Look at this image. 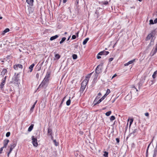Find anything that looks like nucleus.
<instances>
[{
  "label": "nucleus",
  "mask_w": 157,
  "mask_h": 157,
  "mask_svg": "<svg viewBox=\"0 0 157 157\" xmlns=\"http://www.w3.org/2000/svg\"><path fill=\"white\" fill-rule=\"evenodd\" d=\"M19 74H15L14 75L12 78V80L10 82V83H15L16 82H17L19 80V77L18 75Z\"/></svg>",
  "instance_id": "obj_1"
},
{
  "label": "nucleus",
  "mask_w": 157,
  "mask_h": 157,
  "mask_svg": "<svg viewBox=\"0 0 157 157\" xmlns=\"http://www.w3.org/2000/svg\"><path fill=\"white\" fill-rule=\"evenodd\" d=\"M102 69V66L100 65H99L98 66L96 67L95 70V73L97 74L95 75V77H96V78H97V77L98 76V75L101 72Z\"/></svg>",
  "instance_id": "obj_2"
},
{
  "label": "nucleus",
  "mask_w": 157,
  "mask_h": 157,
  "mask_svg": "<svg viewBox=\"0 0 157 157\" xmlns=\"http://www.w3.org/2000/svg\"><path fill=\"white\" fill-rule=\"evenodd\" d=\"M49 80L45 79H44L41 83L40 85L38 88L43 87L46 85H47L48 83Z\"/></svg>",
  "instance_id": "obj_3"
},
{
  "label": "nucleus",
  "mask_w": 157,
  "mask_h": 157,
  "mask_svg": "<svg viewBox=\"0 0 157 157\" xmlns=\"http://www.w3.org/2000/svg\"><path fill=\"white\" fill-rule=\"evenodd\" d=\"M32 140L33 145L35 147H37L38 145L37 139L33 136H32Z\"/></svg>",
  "instance_id": "obj_4"
},
{
  "label": "nucleus",
  "mask_w": 157,
  "mask_h": 157,
  "mask_svg": "<svg viewBox=\"0 0 157 157\" xmlns=\"http://www.w3.org/2000/svg\"><path fill=\"white\" fill-rule=\"evenodd\" d=\"M17 143L15 141H13V143L11 144L8 147L10 148V151H12L13 149L15 147Z\"/></svg>",
  "instance_id": "obj_5"
},
{
  "label": "nucleus",
  "mask_w": 157,
  "mask_h": 157,
  "mask_svg": "<svg viewBox=\"0 0 157 157\" xmlns=\"http://www.w3.org/2000/svg\"><path fill=\"white\" fill-rule=\"evenodd\" d=\"M13 68L15 70H17L18 68L22 69L23 66L21 64H18L14 65L13 66Z\"/></svg>",
  "instance_id": "obj_6"
},
{
  "label": "nucleus",
  "mask_w": 157,
  "mask_h": 157,
  "mask_svg": "<svg viewBox=\"0 0 157 157\" xmlns=\"http://www.w3.org/2000/svg\"><path fill=\"white\" fill-rule=\"evenodd\" d=\"M109 52L108 51H101V52H100L98 53V55H107L108 54H109Z\"/></svg>",
  "instance_id": "obj_7"
},
{
  "label": "nucleus",
  "mask_w": 157,
  "mask_h": 157,
  "mask_svg": "<svg viewBox=\"0 0 157 157\" xmlns=\"http://www.w3.org/2000/svg\"><path fill=\"white\" fill-rule=\"evenodd\" d=\"M9 142V140L8 139H5L4 140L3 142V147L6 148Z\"/></svg>",
  "instance_id": "obj_8"
},
{
  "label": "nucleus",
  "mask_w": 157,
  "mask_h": 157,
  "mask_svg": "<svg viewBox=\"0 0 157 157\" xmlns=\"http://www.w3.org/2000/svg\"><path fill=\"white\" fill-rule=\"evenodd\" d=\"M33 0H26V2H27L30 6H33Z\"/></svg>",
  "instance_id": "obj_9"
},
{
  "label": "nucleus",
  "mask_w": 157,
  "mask_h": 157,
  "mask_svg": "<svg viewBox=\"0 0 157 157\" xmlns=\"http://www.w3.org/2000/svg\"><path fill=\"white\" fill-rule=\"evenodd\" d=\"M154 31H153L151 32V33H150L147 36V37L146 39V40H149L153 36V34H153V32H154Z\"/></svg>",
  "instance_id": "obj_10"
},
{
  "label": "nucleus",
  "mask_w": 157,
  "mask_h": 157,
  "mask_svg": "<svg viewBox=\"0 0 157 157\" xmlns=\"http://www.w3.org/2000/svg\"><path fill=\"white\" fill-rule=\"evenodd\" d=\"M52 130L50 128H48V135L52 136Z\"/></svg>",
  "instance_id": "obj_11"
},
{
  "label": "nucleus",
  "mask_w": 157,
  "mask_h": 157,
  "mask_svg": "<svg viewBox=\"0 0 157 157\" xmlns=\"http://www.w3.org/2000/svg\"><path fill=\"white\" fill-rule=\"evenodd\" d=\"M50 73H51L49 71H47L46 75L45 76V77L44 78L49 80V78L50 77Z\"/></svg>",
  "instance_id": "obj_12"
},
{
  "label": "nucleus",
  "mask_w": 157,
  "mask_h": 157,
  "mask_svg": "<svg viewBox=\"0 0 157 157\" xmlns=\"http://www.w3.org/2000/svg\"><path fill=\"white\" fill-rule=\"evenodd\" d=\"M7 72V70L6 69H4L1 72V75H2L3 77L5 75V74Z\"/></svg>",
  "instance_id": "obj_13"
},
{
  "label": "nucleus",
  "mask_w": 157,
  "mask_h": 157,
  "mask_svg": "<svg viewBox=\"0 0 157 157\" xmlns=\"http://www.w3.org/2000/svg\"><path fill=\"white\" fill-rule=\"evenodd\" d=\"M155 48L154 49V48H153V49L151 51V52L150 54H151L153 52H154L155 53H156L157 52V44H156L155 46Z\"/></svg>",
  "instance_id": "obj_14"
},
{
  "label": "nucleus",
  "mask_w": 157,
  "mask_h": 157,
  "mask_svg": "<svg viewBox=\"0 0 157 157\" xmlns=\"http://www.w3.org/2000/svg\"><path fill=\"white\" fill-rule=\"evenodd\" d=\"M92 74V73L88 74L87 76H86L85 79L89 81L90 78Z\"/></svg>",
  "instance_id": "obj_15"
},
{
  "label": "nucleus",
  "mask_w": 157,
  "mask_h": 157,
  "mask_svg": "<svg viewBox=\"0 0 157 157\" xmlns=\"http://www.w3.org/2000/svg\"><path fill=\"white\" fill-rule=\"evenodd\" d=\"M5 82H4V81H2V82L1 83L0 85V88L2 89V90H3V89L4 87V86L5 85Z\"/></svg>",
  "instance_id": "obj_16"
},
{
  "label": "nucleus",
  "mask_w": 157,
  "mask_h": 157,
  "mask_svg": "<svg viewBox=\"0 0 157 157\" xmlns=\"http://www.w3.org/2000/svg\"><path fill=\"white\" fill-rule=\"evenodd\" d=\"M59 36L58 35H56L54 36H52L50 38V40L51 41H52L58 37Z\"/></svg>",
  "instance_id": "obj_17"
},
{
  "label": "nucleus",
  "mask_w": 157,
  "mask_h": 157,
  "mask_svg": "<svg viewBox=\"0 0 157 157\" xmlns=\"http://www.w3.org/2000/svg\"><path fill=\"white\" fill-rule=\"evenodd\" d=\"M34 126L33 124H31V125L29 127L28 129L29 132H31L33 129Z\"/></svg>",
  "instance_id": "obj_18"
},
{
  "label": "nucleus",
  "mask_w": 157,
  "mask_h": 157,
  "mask_svg": "<svg viewBox=\"0 0 157 157\" xmlns=\"http://www.w3.org/2000/svg\"><path fill=\"white\" fill-rule=\"evenodd\" d=\"M34 64L33 63V64H31L29 67V69H30V72H32L33 70V67H34Z\"/></svg>",
  "instance_id": "obj_19"
},
{
  "label": "nucleus",
  "mask_w": 157,
  "mask_h": 157,
  "mask_svg": "<svg viewBox=\"0 0 157 157\" xmlns=\"http://www.w3.org/2000/svg\"><path fill=\"white\" fill-rule=\"evenodd\" d=\"M157 154V148H155L154 150V153L153 155V157H156Z\"/></svg>",
  "instance_id": "obj_20"
},
{
  "label": "nucleus",
  "mask_w": 157,
  "mask_h": 157,
  "mask_svg": "<svg viewBox=\"0 0 157 157\" xmlns=\"http://www.w3.org/2000/svg\"><path fill=\"white\" fill-rule=\"evenodd\" d=\"M86 87L83 86H81L80 88V92L81 93H82L83 92V91L85 90Z\"/></svg>",
  "instance_id": "obj_21"
},
{
  "label": "nucleus",
  "mask_w": 157,
  "mask_h": 157,
  "mask_svg": "<svg viewBox=\"0 0 157 157\" xmlns=\"http://www.w3.org/2000/svg\"><path fill=\"white\" fill-rule=\"evenodd\" d=\"M154 44V40H153V43H150L149 44V45L147 46L146 49H148L150 47L153 45Z\"/></svg>",
  "instance_id": "obj_22"
},
{
  "label": "nucleus",
  "mask_w": 157,
  "mask_h": 157,
  "mask_svg": "<svg viewBox=\"0 0 157 157\" xmlns=\"http://www.w3.org/2000/svg\"><path fill=\"white\" fill-rule=\"evenodd\" d=\"M89 40V38H87L86 39H85L83 42V44L85 45V44H86L88 41Z\"/></svg>",
  "instance_id": "obj_23"
},
{
  "label": "nucleus",
  "mask_w": 157,
  "mask_h": 157,
  "mask_svg": "<svg viewBox=\"0 0 157 157\" xmlns=\"http://www.w3.org/2000/svg\"><path fill=\"white\" fill-rule=\"evenodd\" d=\"M66 96H65L62 99L61 101V102L59 105V108H60L62 106V104L63 103V101H64V100L65 99V98H66Z\"/></svg>",
  "instance_id": "obj_24"
},
{
  "label": "nucleus",
  "mask_w": 157,
  "mask_h": 157,
  "mask_svg": "<svg viewBox=\"0 0 157 157\" xmlns=\"http://www.w3.org/2000/svg\"><path fill=\"white\" fill-rule=\"evenodd\" d=\"M88 81L86 80V79H84L82 82V83L84 85H86V86L87 83H88Z\"/></svg>",
  "instance_id": "obj_25"
},
{
  "label": "nucleus",
  "mask_w": 157,
  "mask_h": 157,
  "mask_svg": "<svg viewBox=\"0 0 157 157\" xmlns=\"http://www.w3.org/2000/svg\"><path fill=\"white\" fill-rule=\"evenodd\" d=\"M69 99L66 102V105L67 106H69L70 105L71 103V100H70V97H69Z\"/></svg>",
  "instance_id": "obj_26"
},
{
  "label": "nucleus",
  "mask_w": 157,
  "mask_h": 157,
  "mask_svg": "<svg viewBox=\"0 0 157 157\" xmlns=\"http://www.w3.org/2000/svg\"><path fill=\"white\" fill-rule=\"evenodd\" d=\"M100 98V97H98V96H97L95 98V99L94 101V104L95 103H96V102H97V101H98V99Z\"/></svg>",
  "instance_id": "obj_27"
},
{
  "label": "nucleus",
  "mask_w": 157,
  "mask_h": 157,
  "mask_svg": "<svg viewBox=\"0 0 157 157\" xmlns=\"http://www.w3.org/2000/svg\"><path fill=\"white\" fill-rule=\"evenodd\" d=\"M66 38L65 37H63L62 39L60 41L59 43L60 44H62L63 43L64 41L66 40Z\"/></svg>",
  "instance_id": "obj_28"
},
{
  "label": "nucleus",
  "mask_w": 157,
  "mask_h": 157,
  "mask_svg": "<svg viewBox=\"0 0 157 157\" xmlns=\"http://www.w3.org/2000/svg\"><path fill=\"white\" fill-rule=\"evenodd\" d=\"M157 74V70L155 71L152 75L153 78L154 79L156 77V75Z\"/></svg>",
  "instance_id": "obj_29"
},
{
  "label": "nucleus",
  "mask_w": 157,
  "mask_h": 157,
  "mask_svg": "<svg viewBox=\"0 0 157 157\" xmlns=\"http://www.w3.org/2000/svg\"><path fill=\"white\" fill-rule=\"evenodd\" d=\"M108 152L107 151H105L103 155L105 157H108Z\"/></svg>",
  "instance_id": "obj_30"
},
{
  "label": "nucleus",
  "mask_w": 157,
  "mask_h": 157,
  "mask_svg": "<svg viewBox=\"0 0 157 157\" xmlns=\"http://www.w3.org/2000/svg\"><path fill=\"white\" fill-rule=\"evenodd\" d=\"M135 60H136V59H134L131 61H129L128 62V63L129 64H131L132 63H133L134 62H135Z\"/></svg>",
  "instance_id": "obj_31"
},
{
  "label": "nucleus",
  "mask_w": 157,
  "mask_h": 157,
  "mask_svg": "<svg viewBox=\"0 0 157 157\" xmlns=\"http://www.w3.org/2000/svg\"><path fill=\"white\" fill-rule=\"evenodd\" d=\"M111 113V111H110L108 112H107L105 113V115L107 116H109L110 115Z\"/></svg>",
  "instance_id": "obj_32"
},
{
  "label": "nucleus",
  "mask_w": 157,
  "mask_h": 157,
  "mask_svg": "<svg viewBox=\"0 0 157 157\" xmlns=\"http://www.w3.org/2000/svg\"><path fill=\"white\" fill-rule=\"evenodd\" d=\"M102 101V100L100 98L98 101H97V102L95 103L94 105H96L98 104Z\"/></svg>",
  "instance_id": "obj_33"
},
{
  "label": "nucleus",
  "mask_w": 157,
  "mask_h": 157,
  "mask_svg": "<svg viewBox=\"0 0 157 157\" xmlns=\"http://www.w3.org/2000/svg\"><path fill=\"white\" fill-rule=\"evenodd\" d=\"M72 57L74 59H75L77 58V56L76 54H73L72 55Z\"/></svg>",
  "instance_id": "obj_34"
},
{
  "label": "nucleus",
  "mask_w": 157,
  "mask_h": 157,
  "mask_svg": "<svg viewBox=\"0 0 157 157\" xmlns=\"http://www.w3.org/2000/svg\"><path fill=\"white\" fill-rule=\"evenodd\" d=\"M101 4L105 5H108L109 4L108 2L107 1L102 2H101Z\"/></svg>",
  "instance_id": "obj_35"
},
{
  "label": "nucleus",
  "mask_w": 157,
  "mask_h": 157,
  "mask_svg": "<svg viewBox=\"0 0 157 157\" xmlns=\"http://www.w3.org/2000/svg\"><path fill=\"white\" fill-rule=\"evenodd\" d=\"M55 57L57 59H59L60 58V56L59 54H56L55 55Z\"/></svg>",
  "instance_id": "obj_36"
},
{
  "label": "nucleus",
  "mask_w": 157,
  "mask_h": 157,
  "mask_svg": "<svg viewBox=\"0 0 157 157\" xmlns=\"http://www.w3.org/2000/svg\"><path fill=\"white\" fill-rule=\"evenodd\" d=\"M9 31L10 29L8 28H6L3 31V33H7L9 32Z\"/></svg>",
  "instance_id": "obj_37"
},
{
  "label": "nucleus",
  "mask_w": 157,
  "mask_h": 157,
  "mask_svg": "<svg viewBox=\"0 0 157 157\" xmlns=\"http://www.w3.org/2000/svg\"><path fill=\"white\" fill-rule=\"evenodd\" d=\"M110 92V90L109 89H108L107 90L106 94H105L106 95V96L108 95Z\"/></svg>",
  "instance_id": "obj_38"
},
{
  "label": "nucleus",
  "mask_w": 157,
  "mask_h": 157,
  "mask_svg": "<svg viewBox=\"0 0 157 157\" xmlns=\"http://www.w3.org/2000/svg\"><path fill=\"white\" fill-rule=\"evenodd\" d=\"M35 105L33 104V105L31 107L30 109V111L31 112H33V109L35 107Z\"/></svg>",
  "instance_id": "obj_39"
},
{
  "label": "nucleus",
  "mask_w": 157,
  "mask_h": 157,
  "mask_svg": "<svg viewBox=\"0 0 157 157\" xmlns=\"http://www.w3.org/2000/svg\"><path fill=\"white\" fill-rule=\"evenodd\" d=\"M115 119V117L113 116H112L111 117L110 120L111 121H113Z\"/></svg>",
  "instance_id": "obj_40"
},
{
  "label": "nucleus",
  "mask_w": 157,
  "mask_h": 157,
  "mask_svg": "<svg viewBox=\"0 0 157 157\" xmlns=\"http://www.w3.org/2000/svg\"><path fill=\"white\" fill-rule=\"evenodd\" d=\"M137 129H135L134 130H133V131H132V132L130 134H134L136 132H137Z\"/></svg>",
  "instance_id": "obj_41"
},
{
  "label": "nucleus",
  "mask_w": 157,
  "mask_h": 157,
  "mask_svg": "<svg viewBox=\"0 0 157 157\" xmlns=\"http://www.w3.org/2000/svg\"><path fill=\"white\" fill-rule=\"evenodd\" d=\"M150 144H149V145H148V147H147V150H146L147 156V154L148 152V149H149V146H150Z\"/></svg>",
  "instance_id": "obj_42"
},
{
  "label": "nucleus",
  "mask_w": 157,
  "mask_h": 157,
  "mask_svg": "<svg viewBox=\"0 0 157 157\" xmlns=\"http://www.w3.org/2000/svg\"><path fill=\"white\" fill-rule=\"evenodd\" d=\"M116 141L117 142V144H119V141H120L119 138H116Z\"/></svg>",
  "instance_id": "obj_43"
},
{
  "label": "nucleus",
  "mask_w": 157,
  "mask_h": 157,
  "mask_svg": "<svg viewBox=\"0 0 157 157\" xmlns=\"http://www.w3.org/2000/svg\"><path fill=\"white\" fill-rule=\"evenodd\" d=\"M10 132H8L6 134V136L7 137H9L10 135Z\"/></svg>",
  "instance_id": "obj_44"
},
{
  "label": "nucleus",
  "mask_w": 157,
  "mask_h": 157,
  "mask_svg": "<svg viewBox=\"0 0 157 157\" xmlns=\"http://www.w3.org/2000/svg\"><path fill=\"white\" fill-rule=\"evenodd\" d=\"M142 84L140 82H139L138 83V87L139 89H140V86H142Z\"/></svg>",
  "instance_id": "obj_45"
},
{
  "label": "nucleus",
  "mask_w": 157,
  "mask_h": 157,
  "mask_svg": "<svg viewBox=\"0 0 157 157\" xmlns=\"http://www.w3.org/2000/svg\"><path fill=\"white\" fill-rule=\"evenodd\" d=\"M149 22H150L149 24L150 25H151V24H154V23L153 20H152V19H151L150 20Z\"/></svg>",
  "instance_id": "obj_46"
},
{
  "label": "nucleus",
  "mask_w": 157,
  "mask_h": 157,
  "mask_svg": "<svg viewBox=\"0 0 157 157\" xmlns=\"http://www.w3.org/2000/svg\"><path fill=\"white\" fill-rule=\"evenodd\" d=\"M5 147H2L0 149V154H1L2 152V151H3V149Z\"/></svg>",
  "instance_id": "obj_47"
},
{
  "label": "nucleus",
  "mask_w": 157,
  "mask_h": 157,
  "mask_svg": "<svg viewBox=\"0 0 157 157\" xmlns=\"http://www.w3.org/2000/svg\"><path fill=\"white\" fill-rule=\"evenodd\" d=\"M76 38V36L75 35H73L72 36V39H75Z\"/></svg>",
  "instance_id": "obj_48"
},
{
  "label": "nucleus",
  "mask_w": 157,
  "mask_h": 157,
  "mask_svg": "<svg viewBox=\"0 0 157 157\" xmlns=\"http://www.w3.org/2000/svg\"><path fill=\"white\" fill-rule=\"evenodd\" d=\"M106 96V95L105 94L101 98V99L102 100H103L105 98V97Z\"/></svg>",
  "instance_id": "obj_49"
},
{
  "label": "nucleus",
  "mask_w": 157,
  "mask_h": 157,
  "mask_svg": "<svg viewBox=\"0 0 157 157\" xmlns=\"http://www.w3.org/2000/svg\"><path fill=\"white\" fill-rule=\"evenodd\" d=\"M53 142H54L55 143V145L56 146H57L58 145V143H57V142H56V140H53Z\"/></svg>",
  "instance_id": "obj_50"
},
{
  "label": "nucleus",
  "mask_w": 157,
  "mask_h": 157,
  "mask_svg": "<svg viewBox=\"0 0 157 157\" xmlns=\"http://www.w3.org/2000/svg\"><path fill=\"white\" fill-rule=\"evenodd\" d=\"M6 77H7V76H5V77L4 78V79H2V81H4V82H6Z\"/></svg>",
  "instance_id": "obj_51"
},
{
  "label": "nucleus",
  "mask_w": 157,
  "mask_h": 157,
  "mask_svg": "<svg viewBox=\"0 0 157 157\" xmlns=\"http://www.w3.org/2000/svg\"><path fill=\"white\" fill-rule=\"evenodd\" d=\"M113 59V58H110L109 59V62H110L112 61Z\"/></svg>",
  "instance_id": "obj_52"
},
{
  "label": "nucleus",
  "mask_w": 157,
  "mask_h": 157,
  "mask_svg": "<svg viewBox=\"0 0 157 157\" xmlns=\"http://www.w3.org/2000/svg\"><path fill=\"white\" fill-rule=\"evenodd\" d=\"M145 115L147 117H148L149 116V114L148 113H145Z\"/></svg>",
  "instance_id": "obj_53"
},
{
  "label": "nucleus",
  "mask_w": 157,
  "mask_h": 157,
  "mask_svg": "<svg viewBox=\"0 0 157 157\" xmlns=\"http://www.w3.org/2000/svg\"><path fill=\"white\" fill-rule=\"evenodd\" d=\"M133 121V120L132 119H131V121L130 122V124H129V126H130L132 124V122Z\"/></svg>",
  "instance_id": "obj_54"
},
{
  "label": "nucleus",
  "mask_w": 157,
  "mask_h": 157,
  "mask_svg": "<svg viewBox=\"0 0 157 157\" xmlns=\"http://www.w3.org/2000/svg\"><path fill=\"white\" fill-rule=\"evenodd\" d=\"M39 74L38 73H37L36 75V77L37 79H38L39 78Z\"/></svg>",
  "instance_id": "obj_55"
},
{
  "label": "nucleus",
  "mask_w": 157,
  "mask_h": 157,
  "mask_svg": "<svg viewBox=\"0 0 157 157\" xmlns=\"http://www.w3.org/2000/svg\"><path fill=\"white\" fill-rule=\"evenodd\" d=\"M12 151H10V150L9 151L8 153L7 156L8 157H9V155L10 153Z\"/></svg>",
  "instance_id": "obj_56"
},
{
  "label": "nucleus",
  "mask_w": 157,
  "mask_h": 157,
  "mask_svg": "<svg viewBox=\"0 0 157 157\" xmlns=\"http://www.w3.org/2000/svg\"><path fill=\"white\" fill-rule=\"evenodd\" d=\"M101 96V93H99L98 94V95L97 96H98V97H100V96Z\"/></svg>",
  "instance_id": "obj_57"
},
{
  "label": "nucleus",
  "mask_w": 157,
  "mask_h": 157,
  "mask_svg": "<svg viewBox=\"0 0 157 157\" xmlns=\"http://www.w3.org/2000/svg\"><path fill=\"white\" fill-rule=\"evenodd\" d=\"M154 22L155 23H157V18H156L154 20Z\"/></svg>",
  "instance_id": "obj_58"
},
{
  "label": "nucleus",
  "mask_w": 157,
  "mask_h": 157,
  "mask_svg": "<svg viewBox=\"0 0 157 157\" xmlns=\"http://www.w3.org/2000/svg\"><path fill=\"white\" fill-rule=\"evenodd\" d=\"M100 56L99 55H98V56H97V59H99L101 58V57L100 56Z\"/></svg>",
  "instance_id": "obj_59"
},
{
  "label": "nucleus",
  "mask_w": 157,
  "mask_h": 157,
  "mask_svg": "<svg viewBox=\"0 0 157 157\" xmlns=\"http://www.w3.org/2000/svg\"><path fill=\"white\" fill-rule=\"evenodd\" d=\"M129 65V64L128 63H128L124 64V65L125 66H128Z\"/></svg>",
  "instance_id": "obj_60"
},
{
  "label": "nucleus",
  "mask_w": 157,
  "mask_h": 157,
  "mask_svg": "<svg viewBox=\"0 0 157 157\" xmlns=\"http://www.w3.org/2000/svg\"><path fill=\"white\" fill-rule=\"evenodd\" d=\"M151 84H153L155 82V80H152L151 81Z\"/></svg>",
  "instance_id": "obj_61"
},
{
  "label": "nucleus",
  "mask_w": 157,
  "mask_h": 157,
  "mask_svg": "<svg viewBox=\"0 0 157 157\" xmlns=\"http://www.w3.org/2000/svg\"><path fill=\"white\" fill-rule=\"evenodd\" d=\"M78 33H79V32H77L76 33V36H77V37H78Z\"/></svg>",
  "instance_id": "obj_62"
},
{
  "label": "nucleus",
  "mask_w": 157,
  "mask_h": 157,
  "mask_svg": "<svg viewBox=\"0 0 157 157\" xmlns=\"http://www.w3.org/2000/svg\"><path fill=\"white\" fill-rule=\"evenodd\" d=\"M155 53L154 52H153V53H152L151 54H150L151 56H153Z\"/></svg>",
  "instance_id": "obj_63"
},
{
  "label": "nucleus",
  "mask_w": 157,
  "mask_h": 157,
  "mask_svg": "<svg viewBox=\"0 0 157 157\" xmlns=\"http://www.w3.org/2000/svg\"><path fill=\"white\" fill-rule=\"evenodd\" d=\"M155 53L154 52H153V53H152L151 54H150L151 56H153Z\"/></svg>",
  "instance_id": "obj_64"
}]
</instances>
